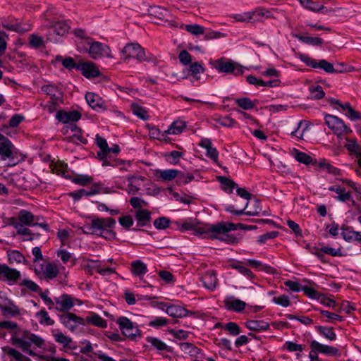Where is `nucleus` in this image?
<instances>
[{"label":"nucleus","instance_id":"obj_31","mask_svg":"<svg viewBox=\"0 0 361 361\" xmlns=\"http://www.w3.org/2000/svg\"><path fill=\"white\" fill-rule=\"evenodd\" d=\"M99 192V188L98 186L95 187L94 189H92L89 191H86L85 190H79L76 192L69 193V195L73 197L74 200H79L82 196H90L92 195H94Z\"/></svg>","mask_w":361,"mask_h":361},{"label":"nucleus","instance_id":"obj_36","mask_svg":"<svg viewBox=\"0 0 361 361\" xmlns=\"http://www.w3.org/2000/svg\"><path fill=\"white\" fill-rule=\"evenodd\" d=\"M144 180L143 177L132 176L128 178L130 192H135L139 190L141 183Z\"/></svg>","mask_w":361,"mask_h":361},{"label":"nucleus","instance_id":"obj_39","mask_svg":"<svg viewBox=\"0 0 361 361\" xmlns=\"http://www.w3.org/2000/svg\"><path fill=\"white\" fill-rule=\"evenodd\" d=\"M294 152L295 159L300 163L308 165L312 162V158L306 153L300 152L296 149H294Z\"/></svg>","mask_w":361,"mask_h":361},{"label":"nucleus","instance_id":"obj_15","mask_svg":"<svg viewBox=\"0 0 361 361\" xmlns=\"http://www.w3.org/2000/svg\"><path fill=\"white\" fill-rule=\"evenodd\" d=\"M53 336L55 341L61 345L64 348L68 350H74L76 348V345L73 341V339L63 333L59 331L54 332Z\"/></svg>","mask_w":361,"mask_h":361},{"label":"nucleus","instance_id":"obj_30","mask_svg":"<svg viewBox=\"0 0 361 361\" xmlns=\"http://www.w3.org/2000/svg\"><path fill=\"white\" fill-rule=\"evenodd\" d=\"M12 147L13 145L8 139L0 142V154L6 158L11 157L13 156Z\"/></svg>","mask_w":361,"mask_h":361},{"label":"nucleus","instance_id":"obj_60","mask_svg":"<svg viewBox=\"0 0 361 361\" xmlns=\"http://www.w3.org/2000/svg\"><path fill=\"white\" fill-rule=\"evenodd\" d=\"M170 221L166 217H159L154 221V226L157 229H164L169 225Z\"/></svg>","mask_w":361,"mask_h":361},{"label":"nucleus","instance_id":"obj_45","mask_svg":"<svg viewBox=\"0 0 361 361\" xmlns=\"http://www.w3.org/2000/svg\"><path fill=\"white\" fill-rule=\"evenodd\" d=\"M301 4L303 5L306 8L314 12L319 11L324 8L323 5H319L316 2H313L312 0L301 1Z\"/></svg>","mask_w":361,"mask_h":361},{"label":"nucleus","instance_id":"obj_61","mask_svg":"<svg viewBox=\"0 0 361 361\" xmlns=\"http://www.w3.org/2000/svg\"><path fill=\"white\" fill-rule=\"evenodd\" d=\"M273 301L276 304L281 305L282 307H288L290 304L288 297L285 295L274 297L273 298Z\"/></svg>","mask_w":361,"mask_h":361},{"label":"nucleus","instance_id":"obj_41","mask_svg":"<svg viewBox=\"0 0 361 361\" xmlns=\"http://www.w3.org/2000/svg\"><path fill=\"white\" fill-rule=\"evenodd\" d=\"M131 108L134 114L141 119L146 121L148 119L147 111L142 106H139L137 104H133Z\"/></svg>","mask_w":361,"mask_h":361},{"label":"nucleus","instance_id":"obj_2","mask_svg":"<svg viewBox=\"0 0 361 361\" xmlns=\"http://www.w3.org/2000/svg\"><path fill=\"white\" fill-rule=\"evenodd\" d=\"M11 342L16 347L21 348L23 352L32 356L35 355V353L30 349L32 344L38 348H43L44 345V341L42 338L27 331H24L21 336H19L15 331L11 337Z\"/></svg>","mask_w":361,"mask_h":361},{"label":"nucleus","instance_id":"obj_18","mask_svg":"<svg viewBox=\"0 0 361 361\" xmlns=\"http://www.w3.org/2000/svg\"><path fill=\"white\" fill-rule=\"evenodd\" d=\"M224 305L228 310L235 312L243 311L246 306V303L245 302L233 298H226L224 300Z\"/></svg>","mask_w":361,"mask_h":361},{"label":"nucleus","instance_id":"obj_1","mask_svg":"<svg viewBox=\"0 0 361 361\" xmlns=\"http://www.w3.org/2000/svg\"><path fill=\"white\" fill-rule=\"evenodd\" d=\"M183 228L185 230L194 229L197 234L203 235L204 238L226 240L224 236L228 232L235 230L237 225L230 222H219L216 224H205L193 228L192 224L185 223Z\"/></svg>","mask_w":361,"mask_h":361},{"label":"nucleus","instance_id":"obj_52","mask_svg":"<svg viewBox=\"0 0 361 361\" xmlns=\"http://www.w3.org/2000/svg\"><path fill=\"white\" fill-rule=\"evenodd\" d=\"M317 68H322L324 71H326V73H332L334 72H339V73L342 72L341 71H336L334 69L332 63H331L324 59L319 61V62L317 63Z\"/></svg>","mask_w":361,"mask_h":361},{"label":"nucleus","instance_id":"obj_46","mask_svg":"<svg viewBox=\"0 0 361 361\" xmlns=\"http://www.w3.org/2000/svg\"><path fill=\"white\" fill-rule=\"evenodd\" d=\"M217 178L219 180V182L223 185V189L224 190H231L232 189L235 188L237 186L236 183L233 180L226 177L218 176Z\"/></svg>","mask_w":361,"mask_h":361},{"label":"nucleus","instance_id":"obj_24","mask_svg":"<svg viewBox=\"0 0 361 361\" xmlns=\"http://www.w3.org/2000/svg\"><path fill=\"white\" fill-rule=\"evenodd\" d=\"M166 312L173 317H184L188 316L189 312L178 305H171L166 308Z\"/></svg>","mask_w":361,"mask_h":361},{"label":"nucleus","instance_id":"obj_28","mask_svg":"<svg viewBox=\"0 0 361 361\" xmlns=\"http://www.w3.org/2000/svg\"><path fill=\"white\" fill-rule=\"evenodd\" d=\"M42 90L51 97L52 101H59L61 98V92L53 85H44L42 87Z\"/></svg>","mask_w":361,"mask_h":361},{"label":"nucleus","instance_id":"obj_6","mask_svg":"<svg viewBox=\"0 0 361 361\" xmlns=\"http://www.w3.org/2000/svg\"><path fill=\"white\" fill-rule=\"evenodd\" d=\"M117 323L124 336L131 339L140 336V330L129 319L121 317L118 319Z\"/></svg>","mask_w":361,"mask_h":361},{"label":"nucleus","instance_id":"obj_42","mask_svg":"<svg viewBox=\"0 0 361 361\" xmlns=\"http://www.w3.org/2000/svg\"><path fill=\"white\" fill-rule=\"evenodd\" d=\"M180 350L185 354L195 355L198 353V348L190 343H180Z\"/></svg>","mask_w":361,"mask_h":361},{"label":"nucleus","instance_id":"obj_33","mask_svg":"<svg viewBox=\"0 0 361 361\" xmlns=\"http://www.w3.org/2000/svg\"><path fill=\"white\" fill-rule=\"evenodd\" d=\"M247 264L251 266L253 268H260L262 270H264L269 274H273L275 271V269L273 267L266 264H262L260 261L248 259L247 261Z\"/></svg>","mask_w":361,"mask_h":361},{"label":"nucleus","instance_id":"obj_16","mask_svg":"<svg viewBox=\"0 0 361 361\" xmlns=\"http://www.w3.org/2000/svg\"><path fill=\"white\" fill-rule=\"evenodd\" d=\"M310 347L313 350L327 355H336L338 353V348L321 344L316 341H312L311 342Z\"/></svg>","mask_w":361,"mask_h":361},{"label":"nucleus","instance_id":"obj_9","mask_svg":"<svg viewBox=\"0 0 361 361\" xmlns=\"http://www.w3.org/2000/svg\"><path fill=\"white\" fill-rule=\"evenodd\" d=\"M21 276L19 271L9 267L5 264H0V280L13 283H16Z\"/></svg>","mask_w":361,"mask_h":361},{"label":"nucleus","instance_id":"obj_40","mask_svg":"<svg viewBox=\"0 0 361 361\" xmlns=\"http://www.w3.org/2000/svg\"><path fill=\"white\" fill-rule=\"evenodd\" d=\"M180 171L174 169H169L159 171V177L164 180H171L176 177H178Z\"/></svg>","mask_w":361,"mask_h":361},{"label":"nucleus","instance_id":"obj_29","mask_svg":"<svg viewBox=\"0 0 361 361\" xmlns=\"http://www.w3.org/2000/svg\"><path fill=\"white\" fill-rule=\"evenodd\" d=\"M69 178H71V177ZM71 180L74 183L82 186H87L93 182V178L88 175L77 174L71 178Z\"/></svg>","mask_w":361,"mask_h":361},{"label":"nucleus","instance_id":"obj_32","mask_svg":"<svg viewBox=\"0 0 361 361\" xmlns=\"http://www.w3.org/2000/svg\"><path fill=\"white\" fill-rule=\"evenodd\" d=\"M36 317L41 324L51 326L54 324V321L50 318L47 312L44 310L37 312Z\"/></svg>","mask_w":361,"mask_h":361},{"label":"nucleus","instance_id":"obj_43","mask_svg":"<svg viewBox=\"0 0 361 361\" xmlns=\"http://www.w3.org/2000/svg\"><path fill=\"white\" fill-rule=\"evenodd\" d=\"M317 330L319 334L323 335L326 338L330 341H334L336 338V335L334 332L333 329L328 327L322 326H317Z\"/></svg>","mask_w":361,"mask_h":361},{"label":"nucleus","instance_id":"obj_5","mask_svg":"<svg viewBox=\"0 0 361 361\" xmlns=\"http://www.w3.org/2000/svg\"><path fill=\"white\" fill-rule=\"evenodd\" d=\"M226 210L231 212L235 216L247 215V216H265L267 215L266 211H263L258 205L256 204H246L243 209H236L233 204H229Z\"/></svg>","mask_w":361,"mask_h":361},{"label":"nucleus","instance_id":"obj_8","mask_svg":"<svg viewBox=\"0 0 361 361\" xmlns=\"http://www.w3.org/2000/svg\"><path fill=\"white\" fill-rule=\"evenodd\" d=\"M122 53L126 55L124 60L135 58L138 61H144L145 59V52L144 49L137 43L128 44L122 50Z\"/></svg>","mask_w":361,"mask_h":361},{"label":"nucleus","instance_id":"obj_63","mask_svg":"<svg viewBox=\"0 0 361 361\" xmlns=\"http://www.w3.org/2000/svg\"><path fill=\"white\" fill-rule=\"evenodd\" d=\"M178 59L183 65H188L192 61V56L186 50H183L180 52Z\"/></svg>","mask_w":361,"mask_h":361},{"label":"nucleus","instance_id":"obj_51","mask_svg":"<svg viewBox=\"0 0 361 361\" xmlns=\"http://www.w3.org/2000/svg\"><path fill=\"white\" fill-rule=\"evenodd\" d=\"M29 44L32 47L37 49L40 48L42 47H44V40L42 37L37 35H31L30 36Z\"/></svg>","mask_w":361,"mask_h":361},{"label":"nucleus","instance_id":"obj_62","mask_svg":"<svg viewBox=\"0 0 361 361\" xmlns=\"http://www.w3.org/2000/svg\"><path fill=\"white\" fill-rule=\"evenodd\" d=\"M336 192L338 194V199L342 202L350 200V195L349 192H346L344 188H337Z\"/></svg>","mask_w":361,"mask_h":361},{"label":"nucleus","instance_id":"obj_12","mask_svg":"<svg viewBox=\"0 0 361 361\" xmlns=\"http://www.w3.org/2000/svg\"><path fill=\"white\" fill-rule=\"evenodd\" d=\"M60 320L66 327L72 331H75L79 325L83 324L82 318L71 312L61 315Z\"/></svg>","mask_w":361,"mask_h":361},{"label":"nucleus","instance_id":"obj_17","mask_svg":"<svg viewBox=\"0 0 361 361\" xmlns=\"http://www.w3.org/2000/svg\"><path fill=\"white\" fill-rule=\"evenodd\" d=\"M2 350L9 357L11 361H32L28 357L9 346L3 347Z\"/></svg>","mask_w":361,"mask_h":361},{"label":"nucleus","instance_id":"obj_21","mask_svg":"<svg viewBox=\"0 0 361 361\" xmlns=\"http://www.w3.org/2000/svg\"><path fill=\"white\" fill-rule=\"evenodd\" d=\"M214 67L219 72L230 73L235 70V65L232 61H224L222 59L216 61Z\"/></svg>","mask_w":361,"mask_h":361},{"label":"nucleus","instance_id":"obj_49","mask_svg":"<svg viewBox=\"0 0 361 361\" xmlns=\"http://www.w3.org/2000/svg\"><path fill=\"white\" fill-rule=\"evenodd\" d=\"M300 40L307 44H311L312 45H321L323 42L322 39L319 37H312L302 35H295Z\"/></svg>","mask_w":361,"mask_h":361},{"label":"nucleus","instance_id":"obj_11","mask_svg":"<svg viewBox=\"0 0 361 361\" xmlns=\"http://www.w3.org/2000/svg\"><path fill=\"white\" fill-rule=\"evenodd\" d=\"M76 300L68 294L55 298V309L59 312H68L75 305Z\"/></svg>","mask_w":361,"mask_h":361},{"label":"nucleus","instance_id":"obj_34","mask_svg":"<svg viewBox=\"0 0 361 361\" xmlns=\"http://www.w3.org/2000/svg\"><path fill=\"white\" fill-rule=\"evenodd\" d=\"M50 167L53 172H55L59 175H63L65 178H68L65 175L66 172L67 171L68 166L64 162L58 161L54 164H51Z\"/></svg>","mask_w":361,"mask_h":361},{"label":"nucleus","instance_id":"obj_20","mask_svg":"<svg viewBox=\"0 0 361 361\" xmlns=\"http://www.w3.org/2000/svg\"><path fill=\"white\" fill-rule=\"evenodd\" d=\"M85 99L93 109H95L96 108H103L104 109H106L104 106V101L98 94L92 92H87L85 94Z\"/></svg>","mask_w":361,"mask_h":361},{"label":"nucleus","instance_id":"obj_50","mask_svg":"<svg viewBox=\"0 0 361 361\" xmlns=\"http://www.w3.org/2000/svg\"><path fill=\"white\" fill-rule=\"evenodd\" d=\"M20 286H25L31 291L38 293L40 290V287L34 281L30 279H25L19 283Z\"/></svg>","mask_w":361,"mask_h":361},{"label":"nucleus","instance_id":"obj_3","mask_svg":"<svg viewBox=\"0 0 361 361\" xmlns=\"http://www.w3.org/2000/svg\"><path fill=\"white\" fill-rule=\"evenodd\" d=\"M115 224L116 221L112 218L93 219L90 224L85 226L86 230L83 232L102 235L104 231L113 227Z\"/></svg>","mask_w":361,"mask_h":361},{"label":"nucleus","instance_id":"obj_48","mask_svg":"<svg viewBox=\"0 0 361 361\" xmlns=\"http://www.w3.org/2000/svg\"><path fill=\"white\" fill-rule=\"evenodd\" d=\"M52 27L58 35H63L68 30V26L64 22H56L52 25Z\"/></svg>","mask_w":361,"mask_h":361},{"label":"nucleus","instance_id":"obj_38","mask_svg":"<svg viewBox=\"0 0 361 361\" xmlns=\"http://www.w3.org/2000/svg\"><path fill=\"white\" fill-rule=\"evenodd\" d=\"M86 321L91 324L99 327H104L106 326V321L96 314L87 317Z\"/></svg>","mask_w":361,"mask_h":361},{"label":"nucleus","instance_id":"obj_37","mask_svg":"<svg viewBox=\"0 0 361 361\" xmlns=\"http://www.w3.org/2000/svg\"><path fill=\"white\" fill-rule=\"evenodd\" d=\"M89 54L92 59H97L102 55V44L99 42H95L91 44Z\"/></svg>","mask_w":361,"mask_h":361},{"label":"nucleus","instance_id":"obj_23","mask_svg":"<svg viewBox=\"0 0 361 361\" xmlns=\"http://www.w3.org/2000/svg\"><path fill=\"white\" fill-rule=\"evenodd\" d=\"M246 327L255 331H262L268 329L269 325L267 322L259 320H249L245 323Z\"/></svg>","mask_w":361,"mask_h":361},{"label":"nucleus","instance_id":"obj_54","mask_svg":"<svg viewBox=\"0 0 361 361\" xmlns=\"http://www.w3.org/2000/svg\"><path fill=\"white\" fill-rule=\"evenodd\" d=\"M221 126L227 128H231L235 124V121L230 116L220 117L216 119Z\"/></svg>","mask_w":361,"mask_h":361},{"label":"nucleus","instance_id":"obj_27","mask_svg":"<svg viewBox=\"0 0 361 361\" xmlns=\"http://www.w3.org/2000/svg\"><path fill=\"white\" fill-rule=\"evenodd\" d=\"M186 128V123L182 121H176L172 123L171 127L165 130L166 134L178 135L181 133Z\"/></svg>","mask_w":361,"mask_h":361},{"label":"nucleus","instance_id":"obj_55","mask_svg":"<svg viewBox=\"0 0 361 361\" xmlns=\"http://www.w3.org/2000/svg\"><path fill=\"white\" fill-rule=\"evenodd\" d=\"M10 262L20 263L23 261V255L17 250H12L8 252Z\"/></svg>","mask_w":361,"mask_h":361},{"label":"nucleus","instance_id":"obj_64","mask_svg":"<svg viewBox=\"0 0 361 361\" xmlns=\"http://www.w3.org/2000/svg\"><path fill=\"white\" fill-rule=\"evenodd\" d=\"M32 252L34 256V259H33L34 266L36 265V264H37V263H41L42 262L44 261L43 259V256H42L41 250L39 247H33Z\"/></svg>","mask_w":361,"mask_h":361},{"label":"nucleus","instance_id":"obj_13","mask_svg":"<svg viewBox=\"0 0 361 361\" xmlns=\"http://www.w3.org/2000/svg\"><path fill=\"white\" fill-rule=\"evenodd\" d=\"M77 69L80 70L82 75L87 78L97 77L100 75L98 68L91 61L78 64Z\"/></svg>","mask_w":361,"mask_h":361},{"label":"nucleus","instance_id":"obj_19","mask_svg":"<svg viewBox=\"0 0 361 361\" xmlns=\"http://www.w3.org/2000/svg\"><path fill=\"white\" fill-rule=\"evenodd\" d=\"M132 274L139 277L140 279H142L144 275L147 271V265L141 260L133 261L130 264Z\"/></svg>","mask_w":361,"mask_h":361},{"label":"nucleus","instance_id":"obj_10","mask_svg":"<svg viewBox=\"0 0 361 361\" xmlns=\"http://www.w3.org/2000/svg\"><path fill=\"white\" fill-rule=\"evenodd\" d=\"M0 309L4 315L14 317L20 314V309L8 298L0 297Z\"/></svg>","mask_w":361,"mask_h":361},{"label":"nucleus","instance_id":"obj_44","mask_svg":"<svg viewBox=\"0 0 361 361\" xmlns=\"http://www.w3.org/2000/svg\"><path fill=\"white\" fill-rule=\"evenodd\" d=\"M146 340L148 343H151L155 348H157L159 350H167V345L157 338L147 337Z\"/></svg>","mask_w":361,"mask_h":361},{"label":"nucleus","instance_id":"obj_47","mask_svg":"<svg viewBox=\"0 0 361 361\" xmlns=\"http://www.w3.org/2000/svg\"><path fill=\"white\" fill-rule=\"evenodd\" d=\"M237 194L242 197L243 199L250 201L252 200L255 202H259V200H257L255 196H254L252 193L249 192L247 190H246L245 188H238L236 190Z\"/></svg>","mask_w":361,"mask_h":361},{"label":"nucleus","instance_id":"obj_22","mask_svg":"<svg viewBox=\"0 0 361 361\" xmlns=\"http://www.w3.org/2000/svg\"><path fill=\"white\" fill-rule=\"evenodd\" d=\"M135 216L137 225L141 226H146L151 220L150 212L146 209H137L135 211Z\"/></svg>","mask_w":361,"mask_h":361},{"label":"nucleus","instance_id":"obj_35","mask_svg":"<svg viewBox=\"0 0 361 361\" xmlns=\"http://www.w3.org/2000/svg\"><path fill=\"white\" fill-rule=\"evenodd\" d=\"M188 71H189L190 75H192L196 80H199L200 79L199 74L201 73H203L204 71V68L202 67V66L200 63H199L197 62H194V63H190Z\"/></svg>","mask_w":361,"mask_h":361},{"label":"nucleus","instance_id":"obj_57","mask_svg":"<svg viewBox=\"0 0 361 361\" xmlns=\"http://www.w3.org/2000/svg\"><path fill=\"white\" fill-rule=\"evenodd\" d=\"M185 29L194 35H202L204 32V27L199 25H188L185 26Z\"/></svg>","mask_w":361,"mask_h":361},{"label":"nucleus","instance_id":"obj_53","mask_svg":"<svg viewBox=\"0 0 361 361\" xmlns=\"http://www.w3.org/2000/svg\"><path fill=\"white\" fill-rule=\"evenodd\" d=\"M310 91L312 94L311 98L314 99H321L324 97L325 94L322 87L319 85L310 87Z\"/></svg>","mask_w":361,"mask_h":361},{"label":"nucleus","instance_id":"obj_58","mask_svg":"<svg viewBox=\"0 0 361 361\" xmlns=\"http://www.w3.org/2000/svg\"><path fill=\"white\" fill-rule=\"evenodd\" d=\"M238 105L243 109H251L254 108L255 104L248 98H242L236 100Z\"/></svg>","mask_w":361,"mask_h":361},{"label":"nucleus","instance_id":"obj_7","mask_svg":"<svg viewBox=\"0 0 361 361\" xmlns=\"http://www.w3.org/2000/svg\"><path fill=\"white\" fill-rule=\"evenodd\" d=\"M326 123L334 133L338 137L343 135V133H349L351 132V130L345 125L343 121L335 116H326Z\"/></svg>","mask_w":361,"mask_h":361},{"label":"nucleus","instance_id":"obj_26","mask_svg":"<svg viewBox=\"0 0 361 361\" xmlns=\"http://www.w3.org/2000/svg\"><path fill=\"white\" fill-rule=\"evenodd\" d=\"M341 234L346 241L361 242V233L355 231L350 228H343Z\"/></svg>","mask_w":361,"mask_h":361},{"label":"nucleus","instance_id":"obj_14","mask_svg":"<svg viewBox=\"0 0 361 361\" xmlns=\"http://www.w3.org/2000/svg\"><path fill=\"white\" fill-rule=\"evenodd\" d=\"M201 280L204 286L210 290H214L218 284L216 274L212 270L207 271L201 277Z\"/></svg>","mask_w":361,"mask_h":361},{"label":"nucleus","instance_id":"obj_59","mask_svg":"<svg viewBox=\"0 0 361 361\" xmlns=\"http://www.w3.org/2000/svg\"><path fill=\"white\" fill-rule=\"evenodd\" d=\"M224 329L227 331L230 334L233 336H237L240 333V330L237 324L234 322H228L227 323Z\"/></svg>","mask_w":361,"mask_h":361},{"label":"nucleus","instance_id":"obj_25","mask_svg":"<svg viewBox=\"0 0 361 361\" xmlns=\"http://www.w3.org/2000/svg\"><path fill=\"white\" fill-rule=\"evenodd\" d=\"M19 221L25 225L31 226L35 225V221L38 220V218H35V216L30 212L26 210H22L18 214Z\"/></svg>","mask_w":361,"mask_h":361},{"label":"nucleus","instance_id":"obj_4","mask_svg":"<svg viewBox=\"0 0 361 361\" xmlns=\"http://www.w3.org/2000/svg\"><path fill=\"white\" fill-rule=\"evenodd\" d=\"M34 271L39 278L46 280H51L56 278L59 272L56 264L46 260L36 264Z\"/></svg>","mask_w":361,"mask_h":361},{"label":"nucleus","instance_id":"obj_56","mask_svg":"<svg viewBox=\"0 0 361 361\" xmlns=\"http://www.w3.org/2000/svg\"><path fill=\"white\" fill-rule=\"evenodd\" d=\"M49 290H46L43 292L41 289L39 292L37 293L40 296V298L43 300V301L45 302L47 305H48L49 309L51 310L53 308V306L55 304V300H53L48 295Z\"/></svg>","mask_w":361,"mask_h":361}]
</instances>
